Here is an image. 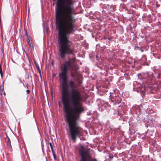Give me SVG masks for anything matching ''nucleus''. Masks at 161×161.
<instances>
[{"label": "nucleus", "mask_w": 161, "mask_h": 161, "mask_svg": "<svg viewBox=\"0 0 161 161\" xmlns=\"http://www.w3.org/2000/svg\"><path fill=\"white\" fill-rule=\"evenodd\" d=\"M0 68H2L1 67V65L0 64Z\"/></svg>", "instance_id": "18"}, {"label": "nucleus", "mask_w": 161, "mask_h": 161, "mask_svg": "<svg viewBox=\"0 0 161 161\" xmlns=\"http://www.w3.org/2000/svg\"><path fill=\"white\" fill-rule=\"evenodd\" d=\"M53 153L54 158V159H56V158H55V153H54V152H53V153Z\"/></svg>", "instance_id": "10"}, {"label": "nucleus", "mask_w": 161, "mask_h": 161, "mask_svg": "<svg viewBox=\"0 0 161 161\" xmlns=\"http://www.w3.org/2000/svg\"><path fill=\"white\" fill-rule=\"evenodd\" d=\"M152 77H150V79H151V78H152V77H153V73H152Z\"/></svg>", "instance_id": "15"}, {"label": "nucleus", "mask_w": 161, "mask_h": 161, "mask_svg": "<svg viewBox=\"0 0 161 161\" xmlns=\"http://www.w3.org/2000/svg\"><path fill=\"white\" fill-rule=\"evenodd\" d=\"M69 86L72 89L75 88L76 86L75 83L72 81H70L69 84Z\"/></svg>", "instance_id": "6"}, {"label": "nucleus", "mask_w": 161, "mask_h": 161, "mask_svg": "<svg viewBox=\"0 0 161 161\" xmlns=\"http://www.w3.org/2000/svg\"><path fill=\"white\" fill-rule=\"evenodd\" d=\"M56 1V0H53V1L54 2Z\"/></svg>", "instance_id": "17"}, {"label": "nucleus", "mask_w": 161, "mask_h": 161, "mask_svg": "<svg viewBox=\"0 0 161 161\" xmlns=\"http://www.w3.org/2000/svg\"><path fill=\"white\" fill-rule=\"evenodd\" d=\"M72 0H57L56 17H75Z\"/></svg>", "instance_id": "2"}, {"label": "nucleus", "mask_w": 161, "mask_h": 161, "mask_svg": "<svg viewBox=\"0 0 161 161\" xmlns=\"http://www.w3.org/2000/svg\"><path fill=\"white\" fill-rule=\"evenodd\" d=\"M49 145H50V146L51 148V149L52 150V153H53V152H54V150H53V146H52V143H49Z\"/></svg>", "instance_id": "9"}, {"label": "nucleus", "mask_w": 161, "mask_h": 161, "mask_svg": "<svg viewBox=\"0 0 161 161\" xmlns=\"http://www.w3.org/2000/svg\"><path fill=\"white\" fill-rule=\"evenodd\" d=\"M7 145L8 146H9L11 148L12 147H11V144L9 138H8V141H7Z\"/></svg>", "instance_id": "8"}, {"label": "nucleus", "mask_w": 161, "mask_h": 161, "mask_svg": "<svg viewBox=\"0 0 161 161\" xmlns=\"http://www.w3.org/2000/svg\"><path fill=\"white\" fill-rule=\"evenodd\" d=\"M27 41L31 49L33 50L34 48L32 43V41L31 40V38L30 36H27Z\"/></svg>", "instance_id": "4"}, {"label": "nucleus", "mask_w": 161, "mask_h": 161, "mask_svg": "<svg viewBox=\"0 0 161 161\" xmlns=\"http://www.w3.org/2000/svg\"><path fill=\"white\" fill-rule=\"evenodd\" d=\"M114 94L111 95V102L114 104H119L121 102L120 98L119 97H115V98L113 97Z\"/></svg>", "instance_id": "3"}, {"label": "nucleus", "mask_w": 161, "mask_h": 161, "mask_svg": "<svg viewBox=\"0 0 161 161\" xmlns=\"http://www.w3.org/2000/svg\"><path fill=\"white\" fill-rule=\"evenodd\" d=\"M37 69H38V70L39 71V73H40V69L39 66H37Z\"/></svg>", "instance_id": "11"}, {"label": "nucleus", "mask_w": 161, "mask_h": 161, "mask_svg": "<svg viewBox=\"0 0 161 161\" xmlns=\"http://www.w3.org/2000/svg\"><path fill=\"white\" fill-rule=\"evenodd\" d=\"M81 161H93L90 158V156H81Z\"/></svg>", "instance_id": "5"}, {"label": "nucleus", "mask_w": 161, "mask_h": 161, "mask_svg": "<svg viewBox=\"0 0 161 161\" xmlns=\"http://www.w3.org/2000/svg\"><path fill=\"white\" fill-rule=\"evenodd\" d=\"M2 72V68H0V73H1Z\"/></svg>", "instance_id": "12"}, {"label": "nucleus", "mask_w": 161, "mask_h": 161, "mask_svg": "<svg viewBox=\"0 0 161 161\" xmlns=\"http://www.w3.org/2000/svg\"><path fill=\"white\" fill-rule=\"evenodd\" d=\"M26 92L27 93H29L30 92V90H27Z\"/></svg>", "instance_id": "14"}, {"label": "nucleus", "mask_w": 161, "mask_h": 161, "mask_svg": "<svg viewBox=\"0 0 161 161\" xmlns=\"http://www.w3.org/2000/svg\"><path fill=\"white\" fill-rule=\"evenodd\" d=\"M3 94H4V95H5V92H3Z\"/></svg>", "instance_id": "16"}, {"label": "nucleus", "mask_w": 161, "mask_h": 161, "mask_svg": "<svg viewBox=\"0 0 161 161\" xmlns=\"http://www.w3.org/2000/svg\"><path fill=\"white\" fill-rule=\"evenodd\" d=\"M75 59H71L66 62L63 69L59 74L62 83V101L64 110L66 114V119L68 123H77L76 120L81 114L84 110L83 105V98L80 92L77 90L73 89L70 94L68 95L67 74L68 70L75 66Z\"/></svg>", "instance_id": "1"}, {"label": "nucleus", "mask_w": 161, "mask_h": 161, "mask_svg": "<svg viewBox=\"0 0 161 161\" xmlns=\"http://www.w3.org/2000/svg\"><path fill=\"white\" fill-rule=\"evenodd\" d=\"M0 74H1V77H3V72H2L1 73H0Z\"/></svg>", "instance_id": "13"}, {"label": "nucleus", "mask_w": 161, "mask_h": 161, "mask_svg": "<svg viewBox=\"0 0 161 161\" xmlns=\"http://www.w3.org/2000/svg\"><path fill=\"white\" fill-rule=\"evenodd\" d=\"M139 89H138V91H140L142 93H143L144 92L145 90V87L143 86L140 85L139 86H138Z\"/></svg>", "instance_id": "7"}]
</instances>
